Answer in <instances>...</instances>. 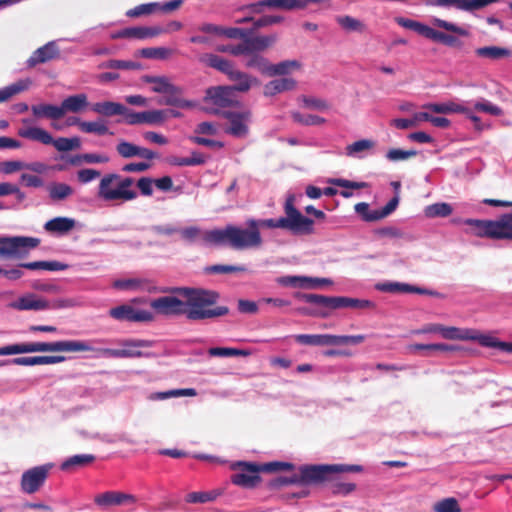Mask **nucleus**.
<instances>
[{
    "instance_id": "f257e3e1",
    "label": "nucleus",
    "mask_w": 512,
    "mask_h": 512,
    "mask_svg": "<svg viewBox=\"0 0 512 512\" xmlns=\"http://www.w3.org/2000/svg\"><path fill=\"white\" fill-rule=\"evenodd\" d=\"M285 216L278 219H248L246 228L228 224L222 229L207 231L204 240L217 246L234 250L259 248L263 244L260 228L284 229L293 235H311L315 232L314 220L304 216L295 207V197L290 195L284 204Z\"/></svg>"
},
{
    "instance_id": "f03ea898",
    "label": "nucleus",
    "mask_w": 512,
    "mask_h": 512,
    "mask_svg": "<svg viewBox=\"0 0 512 512\" xmlns=\"http://www.w3.org/2000/svg\"><path fill=\"white\" fill-rule=\"evenodd\" d=\"M162 293L177 296H163L151 300L150 307L159 315H185L188 320L201 321L226 316L227 306H216L219 293L213 290L189 287L159 289Z\"/></svg>"
},
{
    "instance_id": "7ed1b4c3",
    "label": "nucleus",
    "mask_w": 512,
    "mask_h": 512,
    "mask_svg": "<svg viewBox=\"0 0 512 512\" xmlns=\"http://www.w3.org/2000/svg\"><path fill=\"white\" fill-rule=\"evenodd\" d=\"M296 297L306 303L318 306V309H301V313L309 316L326 318L329 316V310L340 308H353V309H374L375 303L366 300L344 296H324L311 293H298Z\"/></svg>"
},
{
    "instance_id": "20e7f679",
    "label": "nucleus",
    "mask_w": 512,
    "mask_h": 512,
    "mask_svg": "<svg viewBox=\"0 0 512 512\" xmlns=\"http://www.w3.org/2000/svg\"><path fill=\"white\" fill-rule=\"evenodd\" d=\"M95 351L88 341L60 340L54 342H27L0 347V356L35 352H88Z\"/></svg>"
},
{
    "instance_id": "39448f33",
    "label": "nucleus",
    "mask_w": 512,
    "mask_h": 512,
    "mask_svg": "<svg viewBox=\"0 0 512 512\" xmlns=\"http://www.w3.org/2000/svg\"><path fill=\"white\" fill-rule=\"evenodd\" d=\"M134 179L123 177L117 173L105 174L99 182L97 196L106 202H127L138 197V193L132 188Z\"/></svg>"
},
{
    "instance_id": "423d86ee",
    "label": "nucleus",
    "mask_w": 512,
    "mask_h": 512,
    "mask_svg": "<svg viewBox=\"0 0 512 512\" xmlns=\"http://www.w3.org/2000/svg\"><path fill=\"white\" fill-rule=\"evenodd\" d=\"M466 223L478 237L512 240V211L502 214L496 220L468 219Z\"/></svg>"
},
{
    "instance_id": "0eeeda50",
    "label": "nucleus",
    "mask_w": 512,
    "mask_h": 512,
    "mask_svg": "<svg viewBox=\"0 0 512 512\" xmlns=\"http://www.w3.org/2000/svg\"><path fill=\"white\" fill-rule=\"evenodd\" d=\"M18 135L45 145H53L60 152H67L81 147V140L78 137H59L53 139L50 133L39 127H22L18 130Z\"/></svg>"
},
{
    "instance_id": "6e6552de",
    "label": "nucleus",
    "mask_w": 512,
    "mask_h": 512,
    "mask_svg": "<svg viewBox=\"0 0 512 512\" xmlns=\"http://www.w3.org/2000/svg\"><path fill=\"white\" fill-rule=\"evenodd\" d=\"M40 245V239L28 236H0V257L24 259Z\"/></svg>"
},
{
    "instance_id": "1a4fd4ad",
    "label": "nucleus",
    "mask_w": 512,
    "mask_h": 512,
    "mask_svg": "<svg viewBox=\"0 0 512 512\" xmlns=\"http://www.w3.org/2000/svg\"><path fill=\"white\" fill-rule=\"evenodd\" d=\"M236 472L231 475V482L239 487L253 489L261 482L258 463L238 461L232 465Z\"/></svg>"
},
{
    "instance_id": "9d476101",
    "label": "nucleus",
    "mask_w": 512,
    "mask_h": 512,
    "mask_svg": "<svg viewBox=\"0 0 512 512\" xmlns=\"http://www.w3.org/2000/svg\"><path fill=\"white\" fill-rule=\"evenodd\" d=\"M216 114H221L229 122V126L225 132L237 138H244L249 134V124L252 120V111L250 109H243L241 111H215Z\"/></svg>"
},
{
    "instance_id": "9b49d317",
    "label": "nucleus",
    "mask_w": 512,
    "mask_h": 512,
    "mask_svg": "<svg viewBox=\"0 0 512 512\" xmlns=\"http://www.w3.org/2000/svg\"><path fill=\"white\" fill-rule=\"evenodd\" d=\"M52 463L32 467L26 470L20 480L22 492L26 494H34L38 492L45 484L51 469Z\"/></svg>"
},
{
    "instance_id": "f8f14e48",
    "label": "nucleus",
    "mask_w": 512,
    "mask_h": 512,
    "mask_svg": "<svg viewBox=\"0 0 512 512\" xmlns=\"http://www.w3.org/2000/svg\"><path fill=\"white\" fill-rule=\"evenodd\" d=\"M122 349L103 348L98 349L102 355L112 358H140L148 357L149 354L144 353L138 348H147L152 346V342L144 339H125L120 342Z\"/></svg>"
},
{
    "instance_id": "ddd939ff",
    "label": "nucleus",
    "mask_w": 512,
    "mask_h": 512,
    "mask_svg": "<svg viewBox=\"0 0 512 512\" xmlns=\"http://www.w3.org/2000/svg\"><path fill=\"white\" fill-rule=\"evenodd\" d=\"M335 466L329 464L302 465L298 469L300 485H318L331 479Z\"/></svg>"
},
{
    "instance_id": "4468645a",
    "label": "nucleus",
    "mask_w": 512,
    "mask_h": 512,
    "mask_svg": "<svg viewBox=\"0 0 512 512\" xmlns=\"http://www.w3.org/2000/svg\"><path fill=\"white\" fill-rule=\"evenodd\" d=\"M109 315L118 321L128 322H152L154 314L148 310L136 309L132 305L123 304L111 308Z\"/></svg>"
},
{
    "instance_id": "2eb2a0df",
    "label": "nucleus",
    "mask_w": 512,
    "mask_h": 512,
    "mask_svg": "<svg viewBox=\"0 0 512 512\" xmlns=\"http://www.w3.org/2000/svg\"><path fill=\"white\" fill-rule=\"evenodd\" d=\"M397 24L402 26L403 28L413 30L419 35L430 39L436 43H442L445 45H448V34L437 31L425 24H422L418 21L404 18V17H397L396 18Z\"/></svg>"
},
{
    "instance_id": "dca6fc26",
    "label": "nucleus",
    "mask_w": 512,
    "mask_h": 512,
    "mask_svg": "<svg viewBox=\"0 0 512 512\" xmlns=\"http://www.w3.org/2000/svg\"><path fill=\"white\" fill-rule=\"evenodd\" d=\"M206 99L221 108L240 105V102L235 99V91L230 85L208 88L206 91Z\"/></svg>"
},
{
    "instance_id": "f3484780",
    "label": "nucleus",
    "mask_w": 512,
    "mask_h": 512,
    "mask_svg": "<svg viewBox=\"0 0 512 512\" xmlns=\"http://www.w3.org/2000/svg\"><path fill=\"white\" fill-rule=\"evenodd\" d=\"M94 502L101 508H109L112 506L132 505L136 502V498L132 494L120 491H107L96 495Z\"/></svg>"
},
{
    "instance_id": "a211bd4d",
    "label": "nucleus",
    "mask_w": 512,
    "mask_h": 512,
    "mask_svg": "<svg viewBox=\"0 0 512 512\" xmlns=\"http://www.w3.org/2000/svg\"><path fill=\"white\" fill-rule=\"evenodd\" d=\"M251 31L247 33L246 38L242 41L243 54L244 53H258L267 50L275 44L277 36L271 35H250Z\"/></svg>"
},
{
    "instance_id": "6ab92c4d",
    "label": "nucleus",
    "mask_w": 512,
    "mask_h": 512,
    "mask_svg": "<svg viewBox=\"0 0 512 512\" xmlns=\"http://www.w3.org/2000/svg\"><path fill=\"white\" fill-rule=\"evenodd\" d=\"M164 94L165 96L157 101L159 105L174 106L182 109L196 107V102L182 97L183 89L179 86L173 84Z\"/></svg>"
},
{
    "instance_id": "aec40b11",
    "label": "nucleus",
    "mask_w": 512,
    "mask_h": 512,
    "mask_svg": "<svg viewBox=\"0 0 512 512\" xmlns=\"http://www.w3.org/2000/svg\"><path fill=\"white\" fill-rule=\"evenodd\" d=\"M60 57V51L54 41L36 49L27 60L28 67L32 68L38 64L46 63Z\"/></svg>"
},
{
    "instance_id": "412c9836",
    "label": "nucleus",
    "mask_w": 512,
    "mask_h": 512,
    "mask_svg": "<svg viewBox=\"0 0 512 512\" xmlns=\"http://www.w3.org/2000/svg\"><path fill=\"white\" fill-rule=\"evenodd\" d=\"M10 307L19 311H40L49 309L50 302L44 298L38 297L36 294L29 293L10 303Z\"/></svg>"
},
{
    "instance_id": "4be33fe9",
    "label": "nucleus",
    "mask_w": 512,
    "mask_h": 512,
    "mask_svg": "<svg viewBox=\"0 0 512 512\" xmlns=\"http://www.w3.org/2000/svg\"><path fill=\"white\" fill-rule=\"evenodd\" d=\"M66 361L63 355H46V356H27L17 357L10 361L13 365L18 366H35V365H51Z\"/></svg>"
},
{
    "instance_id": "5701e85b",
    "label": "nucleus",
    "mask_w": 512,
    "mask_h": 512,
    "mask_svg": "<svg viewBox=\"0 0 512 512\" xmlns=\"http://www.w3.org/2000/svg\"><path fill=\"white\" fill-rule=\"evenodd\" d=\"M229 80L234 82L233 85H230L231 88L235 92L241 93H246L253 86H258L260 84L259 80L256 77L238 69H235L233 71V73L229 77Z\"/></svg>"
},
{
    "instance_id": "b1692460",
    "label": "nucleus",
    "mask_w": 512,
    "mask_h": 512,
    "mask_svg": "<svg viewBox=\"0 0 512 512\" xmlns=\"http://www.w3.org/2000/svg\"><path fill=\"white\" fill-rule=\"evenodd\" d=\"M200 61L208 67L214 68L220 71L221 73L227 75L228 78L236 69L232 61L212 53L204 54L200 58Z\"/></svg>"
},
{
    "instance_id": "393cba45",
    "label": "nucleus",
    "mask_w": 512,
    "mask_h": 512,
    "mask_svg": "<svg viewBox=\"0 0 512 512\" xmlns=\"http://www.w3.org/2000/svg\"><path fill=\"white\" fill-rule=\"evenodd\" d=\"M87 106L88 99L86 94L81 93L69 96L65 98L60 105V109L62 110V117L67 112L79 113L83 111Z\"/></svg>"
},
{
    "instance_id": "a878e982",
    "label": "nucleus",
    "mask_w": 512,
    "mask_h": 512,
    "mask_svg": "<svg viewBox=\"0 0 512 512\" xmlns=\"http://www.w3.org/2000/svg\"><path fill=\"white\" fill-rule=\"evenodd\" d=\"M114 286L118 289L122 290H141L146 292H157V287L154 286L149 280L147 279H124V280H117L114 283Z\"/></svg>"
},
{
    "instance_id": "bb28decb",
    "label": "nucleus",
    "mask_w": 512,
    "mask_h": 512,
    "mask_svg": "<svg viewBox=\"0 0 512 512\" xmlns=\"http://www.w3.org/2000/svg\"><path fill=\"white\" fill-rule=\"evenodd\" d=\"M76 225L72 218L55 217L44 224V229L49 233L63 235L71 231Z\"/></svg>"
},
{
    "instance_id": "cd10ccee",
    "label": "nucleus",
    "mask_w": 512,
    "mask_h": 512,
    "mask_svg": "<svg viewBox=\"0 0 512 512\" xmlns=\"http://www.w3.org/2000/svg\"><path fill=\"white\" fill-rule=\"evenodd\" d=\"M327 483L331 494L334 496H347L356 490L355 483L343 481L339 474H332Z\"/></svg>"
},
{
    "instance_id": "c85d7f7f",
    "label": "nucleus",
    "mask_w": 512,
    "mask_h": 512,
    "mask_svg": "<svg viewBox=\"0 0 512 512\" xmlns=\"http://www.w3.org/2000/svg\"><path fill=\"white\" fill-rule=\"evenodd\" d=\"M296 81L293 78H280L268 82L264 87L265 96H274L284 91L295 89Z\"/></svg>"
},
{
    "instance_id": "c756f323",
    "label": "nucleus",
    "mask_w": 512,
    "mask_h": 512,
    "mask_svg": "<svg viewBox=\"0 0 512 512\" xmlns=\"http://www.w3.org/2000/svg\"><path fill=\"white\" fill-rule=\"evenodd\" d=\"M298 343L311 346L334 345V335L331 334H299L295 336Z\"/></svg>"
},
{
    "instance_id": "7c9ffc66",
    "label": "nucleus",
    "mask_w": 512,
    "mask_h": 512,
    "mask_svg": "<svg viewBox=\"0 0 512 512\" xmlns=\"http://www.w3.org/2000/svg\"><path fill=\"white\" fill-rule=\"evenodd\" d=\"M31 111L36 118H47L51 120H58L62 118V110L60 109V106L52 104L32 105Z\"/></svg>"
},
{
    "instance_id": "2f4dec72",
    "label": "nucleus",
    "mask_w": 512,
    "mask_h": 512,
    "mask_svg": "<svg viewBox=\"0 0 512 512\" xmlns=\"http://www.w3.org/2000/svg\"><path fill=\"white\" fill-rule=\"evenodd\" d=\"M428 119V112L422 111L415 113L411 118H397L393 119L390 122L391 126H394L397 129L405 130L409 128H415L419 126L421 122H424Z\"/></svg>"
},
{
    "instance_id": "473e14b6",
    "label": "nucleus",
    "mask_w": 512,
    "mask_h": 512,
    "mask_svg": "<svg viewBox=\"0 0 512 512\" xmlns=\"http://www.w3.org/2000/svg\"><path fill=\"white\" fill-rule=\"evenodd\" d=\"M92 110L100 115L110 117L124 113L126 106L112 101H104L93 104Z\"/></svg>"
},
{
    "instance_id": "72a5a7b5",
    "label": "nucleus",
    "mask_w": 512,
    "mask_h": 512,
    "mask_svg": "<svg viewBox=\"0 0 512 512\" xmlns=\"http://www.w3.org/2000/svg\"><path fill=\"white\" fill-rule=\"evenodd\" d=\"M377 289L383 292L389 293H426V290L411 286L409 284L398 283V282H386L377 285Z\"/></svg>"
},
{
    "instance_id": "f704fd0d",
    "label": "nucleus",
    "mask_w": 512,
    "mask_h": 512,
    "mask_svg": "<svg viewBox=\"0 0 512 512\" xmlns=\"http://www.w3.org/2000/svg\"><path fill=\"white\" fill-rule=\"evenodd\" d=\"M19 267L28 270L63 271L68 268V265L59 261H34L20 263Z\"/></svg>"
},
{
    "instance_id": "c9c22d12",
    "label": "nucleus",
    "mask_w": 512,
    "mask_h": 512,
    "mask_svg": "<svg viewBox=\"0 0 512 512\" xmlns=\"http://www.w3.org/2000/svg\"><path fill=\"white\" fill-rule=\"evenodd\" d=\"M300 67L301 63L297 60H285L277 64H271L269 62L267 76L287 75L293 70L300 69Z\"/></svg>"
},
{
    "instance_id": "e433bc0d",
    "label": "nucleus",
    "mask_w": 512,
    "mask_h": 512,
    "mask_svg": "<svg viewBox=\"0 0 512 512\" xmlns=\"http://www.w3.org/2000/svg\"><path fill=\"white\" fill-rule=\"evenodd\" d=\"M49 197L52 201H62L73 195V188L66 184L60 182L51 183L48 187Z\"/></svg>"
},
{
    "instance_id": "4c0bfd02",
    "label": "nucleus",
    "mask_w": 512,
    "mask_h": 512,
    "mask_svg": "<svg viewBox=\"0 0 512 512\" xmlns=\"http://www.w3.org/2000/svg\"><path fill=\"white\" fill-rule=\"evenodd\" d=\"M246 60L244 66L249 69H257L260 73L267 75L269 68V61L264 56L258 53H244Z\"/></svg>"
},
{
    "instance_id": "58836bf2",
    "label": "nucleus",
    "mask_w": 512,
    "mask_h": 512,
    "mask_svg": "<svg viewBox=\"0 0 512 512\" xmlns=\"http://www.w3.org/2000/svg\"><path fill=\"white\" fill-rule=\"evenodd\" d=\"M95 461V456L92 454H79L69 457L61 464L63 471H68L74 467H84Z\"/></svg>"
},
{
    "instance_id": "ea45409f",
    "label": "nucleus",
    "mask_w": 512,
    "mask_h": 512,
    "mask_svg": "<svg viewBox=\"0 0 512 512\" xmlns=\"http://www.w3.org/2000/svg\"><path fill=\"white\" fill-rule=\"evenodd\" d=\"M498 1L499 0H450V5H455L459 9L472 12Z\"/></svg>"
},
{
    "instance_id": "a19ab883",
    "label": "nucleus",
    "mask_w": 512,
    "mask_h": 512,
    "mask_svg": "<svg viewBox=\"0 0 512 512\" xmlns=\"http://www.w3.org/2000/svg\"><path fill=\"white\" fill-rule=\"evenodd\" d=\"M142 81L144 83H150L153 84L151 90L154 93H162L168 91V89L173 85L169 79L165 76H151V75H144L142 76Z\"/></svg>"
},
{
    "instance_id": "79ce46f5",
    "label": "nucleus",
    "mask_w": 512,
    "mask_h": 512,
    "mask_svg": "<svg viewBox=\"0 0 512 512\" xmlns=\"http://www.w3.org/2000/svg\"><path fill=\"white\" fill-rule=\"evenodd\" d=\"M267 8L284 11L305 9V2L301 0H267Z\"/></svg>"
},
{
    "instance_id": "37998d69",
    "label": "nucleus",
    "mask_w": 512,
    "mask_h": 512,
    "mask_svg": "<svg viewBox=\"0 0 512 512\" xmlns=\"http://www.w3.org/2000/svg\"><path fill=\"white\" fill-rule=\"evenodd\" d=\"M208 354L212 357H231V356H243L247 357L251 355L250 350L237 349L231 347H212L208 350Z\"/></svg>"
},
{
    "instance_id": "c03bdc74",
    "label": "nucleus",
    "mask_w": 512,
    "mask_h": 512,
    "mask_svg": "<svg viewBox=\"0 0 512 512\" xmlns=\"http://www.w3.org/2000/svg\"><path fill=\"white\" fill-rule=\"evenodd\" d=\"M100 69L137 70L141 64L134 61L111 59L99 65Z\"/></svg>"
},
{
    "instance_id": "a18cd8bd",
    "label": "nucleus",
    "mask_w": 512,
    "mask_h": 512,
    "mask_svg": "<svg viewBox=\"0 0 512 512\" xmlns=\"http://www.w3.org/2000/svg\"><path fill=\"white\" fill-rule=\"evenodd\" d=\"M476 54L479 57H485L490 59H500L504 57H509L511 55V51L506 48L496 47V46H488L481 47L476 50Z\"/></svg>"
},
{
    "instance_id": "49530a36",
    "label": "nucleus",
    "mask_w": 512,
    "mask_h": 512,
    "mask_svg": "<svg viewBox=\"0 0 512 512\" xmlns=\"http://www.w3.org/2000/svg\"><path fill=\"white\" fill-rule=\"evenodd\" d=\"M158 7H160V4L156 2L140 4L132 9H129L126 12V16L130 18H138L141 16L150 15L158 11Z\"/></svg>"
},
{
    "instance_id": "de8ad7c7",
    "label": "nucleus",
    "mask_w": 512,
    "mask_h": 512,
    "mask_svg": "<svg viewBox=\"0 0 512 512\" xmlns=\"http://www.w3.org/2000/svg\"><path fill=\"white\" fill-rule=\"evenodd\" d=\"M336 21L344 30L348 32H363L365 30V25L360 20L348 15L338 16Z\"/></svg>"
},
{
    "instance_id": "09e8293b",
    "label": "nucleus",
    "mask_w": 512,
    "mask_h": 512,
    "mask_svg": "<svg viewBox=\"0 0 512 512\" xmlns=\"http://www.w3.org/2000/svg\"><path fill=\"white\" fill-rule=\"evenodd\" d=\"M291 117L294 122L306 126H318L325 123V119L313 114H302L300 112H292Z\"/></svg>"
},
{
    "instance_id": "8fccbe9b",
    "label": "nucleus",
    "mask_w": 512,
    "mask_h": 512,
    "mask_svg": "<svg viewBox=\"0 0 512 512\" xmlns=\"http://www.w3.org/2000/svg\"><path fill=\"white\" fill-rule=\"evenodd\" d=\"M355 212L366 222H374L380 220L377 210H370L369 204L366 202L357 203L354 206Z\"/></svg>"
},
{
    "instance_id": "3c124183",
    "label": "nucleus",
    "mask_w": 512,
    "mask_h": 512,
    "mask_svg": "<svg viewBox=\"0 0 512 512\" xmlns=\"http://www.w3.org/2000/svg\"><path fill=\"white\" fill-rule=\"evenodd\" d=\"M28 88L27 81H19L3 89H0V103L9 100L14 95L26 90Z\"/></svg>"
},
{
    "instance_id": "603ef678",
    "label": "nucleus",
    "mask_w": 512,
    "mask_h": 512,
    "mask_svg": "<svg viewBox=\"0 0 512 512\" xmlns=\"http://www.w3.org/2000/svg\"><path fill=\"white\" fill-rule=\"evenodd\" d=\"M279 282L285 286L301 287V288H315L312 283V277L306 276H286L282 277Z\"/></svg>"
},
{
    "instance_id": "864d4df0",
    "label": "nucleus",
    "mask_w": 512,
    "mask_h": 512,
    "mask_svg": "<svg viewBox=\"0 0 512 512\" xmlns=\"http://www.w3.org/2000/svg\"><path fill=\"white\" fill-rule=\"evenodd\" d=\"M259 472L275 473L279 471H291L294 465L290 462L273 461L263 464H258Z\"/></svg>"
},
{
    "instance_id": "5fc2aeb1",
    "label": "nucleus",
    "mask_w": 512,
    "mask_h": 512,
    "mask_svg": "<svg viewBox=\"0 0 512 512\" xmlns=\"http://www.w3.org/2000/svg\"><path fill=\"white\" fill-rule=\"evenodd\" d=\"M81 131L84 133H95L98 135H105L109 132L108 126L103 120L83 122L81 123Z\"/></svg>"
},
{
    "instance_id": "6e6d98bb",
    "label": "nucleus",
    "mask_w": 512,
    "mask_h": 512,
    "mask_svg": "<svg viewBox=\"0 0 512 512\" xmlns=\"http://www.w3.org/2000/svg\"><path fill=\"white\" fill-rule=\"evenodd\" d=\"M143 58L147 59H165L171 54V50L164 47L143 48L139 51Z\"/></svg>"
},
{
    "instance_id": "4d7b16f0",
    "label": "nucleus",
    "mask_w": 512,
    "mask_h": 512,
    "mask_svg": "<svg viewBox=\"0 0 512 512\" xmlns=\"http://www.w3.org/2000/svg\"><path fill=\"white\" fill-rule=\"evenodd\" d=\"M116 151L122 158L128 159L137 156L138 146L125 140L119 141Z\"/></svg>"
},
{
    "instance_id": "13d9d810",
    "label": "nucleus",
    "mask_w": 512,
    "mask_h": 512,
    "mask_svg": "<svg viewBox=\"0 0 512 512\" xmlns=\"http://www.w3.org/2000/svg\"><path fill=\"white\" fill-rule=\"evenodd\" d=\"M246 268L244 266L237 265H223L217 264L212 265L206 268V272L209 274H228V273H236V272H245Z\"/></svg>"
},
{
    "instance_id": "bf43d9fd",
    "label": "nucleus",
    "mask_w": 512,
    "mask_h": 512,
    "mask_svg": "<svg viewBox=\"0 0 512 512\" xmlns=\"http://www.w3.org/2000/svg\"><path fill=\"white\" fill-rule=\"evenodd\" d=\"M416 155H417L416 150H402V149H398V148H392L387 152L386 158L389 161L397 162V161L407 160Z\"/></svg>"
},
{
    "instance_id": "052dcab7",
    "label": "nucleus",
    "mask_w": 512,
    "mask_h": 512,
    "mask_svg": "<svg viewBox=\"0 0 512 512\" xmlns=\"http://www.w3.org/2000/svg\"><path fill=\"white\" fill-rule=\"evenodd\" d=\"M113 39L119 38H135V39H145L144 38V27H130L122 29L112 35Z\"/></svg>"
},
{
    "instance_id": "680f3d73",
    "label": "nucleus",
    "mask_w": 512,
    "mask_h": 512,
    "mask_svg": "<svg viewBox=\"0 0 512 512\" xmlns=\"http://www.w3.org/2000/svg\"><path fill=\"white\" fill-rule=\"evenodd\" d=\"M101 176V172L92 168H83L77 171L76 177L80 184H87Z\"/></svg>"
},
{
    "instance_id": "e2e57ef3",
    "label": "nucleus",
    "mask_w": 512,
    "mask_h": 512,
    "mask_svg": "<svg viewBox=\"0 0 512 512\" xmlns=\"http://www.w3.org/2000/svg\"><path fill=\"white\" fill-rule=\"evenodd\" d=\"M160 125L164 123L162 110H148L142 112V124Z\"/></svg>"
},
{
    "instance_id": "0e129e2a",
    "label": "nucleus",
    "mask_w": 512,
    "mask_h": 512,
    "mask_svg": "<svg viewBox=\"0 0 512 512\" xmlns=\"http://www.w3.org/2000/svg\"><path fill=\"white\" fill-rule=\"evenodd\" d=\"M216 495L212 492H191L187 494L185 500L187 503H207L213 501Z\"/></svg>"
},
{
    "instance_id": "69168bd1",
    "label": "nucleus",
    "mask_w": 512,
    "mask_h": 512,
    "mask_svg": "<svg viewBox=\"0 0 512 512\" xmlns=\"http://www.w3.org/2000/svg\"><path fill=\"white\" fill-rule=\"evenodd\" d=\"M474 108L477 111L485 112L493 116H501L503 110L497 105L492 104L489 101H479L474 104Z\"/></svg>"
},
{
    "instance_id": "338daca9",
    "label": "nucleus",
    "mask_w": 512,
    "mask_h": 512,
    "mask_svg": "<svg viewBox=\"0 0 512 512\" xmlns=\"http://www.w3.org/2000/svg\"><path fill=\"white\" fill-rule=\"evenodd\" d=\"M364 335H334V345H357L365 340Z\"/></svg>"
},
{
    "instance_id": "774afa93",
    "label": "nucleus",
    "mask_w": 512,
    "mask_h": 512,
    "mask_svg": "<svg viewBox=\"0 0 512 512\" xmlns=\"http://www.w3.org/2000/svg\"><path fill=\"white\" fill-rule=\"evenodd\" d=\"M373 146H374L373 141L368 140V139H362V140L355 141L354 143L348 145L346 150H347L348 155H352V154H356V153H359V152H362L365 150H369Z\"/></svg>"
}]
</instances>
